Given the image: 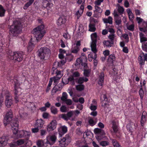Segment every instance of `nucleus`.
<instances>
[{
    "label": "nucleus",
    "instance_id": "f257e3e1",
    "mask_svg": "<svg viewBox=\"0 0 147 147\" xmlns=\"http://www.w3.org/2000/svg\"><path fill=\"white\" fill-rule=\"evenodd\" d=\"M12 113L10 110L7 113L6 116L4 117L3 120L4 124L6 125L10 123L13 134L15 135L17 134L18 137L22 138L25 137L26 136V134L27 132L23 130L18 131L19 122L18 119H16L14 120H12Z\"/></svg>",
    "mask_w": 147,
    "mask_h": 147
},
{
    "label": "nucleus",
    "instance_id": "f03ea898",
    "mask_svg": "<svg viewBox=\"0 0 147 147\" xmlns=\"http://www.w3.org/2000/svg\"><path fill=\"white\" fill-rule=\"evenodd\" d=\"M22 26L20 22L15 20L10 27L9 34L12 36H16L22 31Z\"/></svg>",
    "mask_w": 147,
    "mask_h": 147
},
{
    "label": "nucleus",
    "instance_id": "7ed1b4c3",
    "mask_svg": "<svg viewBox=\"0 0 147 147\" xmlns=\"http://www.w3.org/2000/svg\"><path fill=\"white\" fill-rule=\"evenodd\" d=\"M44 24L40 25L34 28L32 31V33L36 38L37 42L42 39L46 33L44 29Z\"/></svg>",
    "mask_w": 147,
    "mask_h": 147
},
{
    "label": "nucleus",
    "instance_id": "20e7f679",
    "mask_svg": "<svg viewBox=\"0 0 147 147\" xmlns=\"http://www.w3.org/2000/svg\"><path fill=\"white\" fill-rule=\"evenodd\" d=\"M50 52V49L46 47L40 48L37 51L38 56L42 62L48 58Z\"/></svg>",
    "mask_w": 147,
    "mask_h": 147
},
{
    "label": "nucleus",
    "instance_id": "39448f33",
    "mask_svg": "<svg viewBox=\"0 0 147 147\" xmlns=\"http://www.w3.org/2000/svg\"><path fill=\"white\" fill-rule=\"evenodd\" d=\"M12 55L8 56V58L11 60H13L15 62H20L22 61L24 58V53L22 52H14Z\"/></svg>",
    "mask_w": 147,
    "mask_h": 147
},
{
    "label": "nucleus",
    "instance_id": "423d86ee",
    "mask_svg": "<svg viewBox=\"0 0 147 147\" xmlns=\"http://www.w3.org/2000/svg\"><path fill=\"white\" fill-rule=\"evenodd\" d=\"M51 71H53L52 72V75L55 74L56 75V76L53 77V80L54 82L59 80L63 76V71L62 70H58L57 68H54L52 70V68Z\"/></svg>",
    "mask_w": 147,
    "mask_h": 147
},
{
    "label": "nucleus",
    "instance_id": "0eeeda50",
    "mask_svg": "<svg viewBox=\"0 0 147 147\" xmlns=\"http://www.w3.org/2000/svg\"><path fill=\"white\" fill-rule=\"evenodd\" d=\"M71 141V138L68 135H66L64 137L61 139L59 142V145L61 147H66L69 144Z\"/></svg>",
    "mask_w": 147,
    "mask_h": 147
},
{
    "label": "nucleus",
    "instance_id": "6e6552de",
    "mask_svg": "<svg viewBox=\"0 0 147 147\" xmlns=\"http://www.w3.org/2000/svg\"><path fill=\"white\" fill-rule=\"evenodd\" d=\"M65 59H61L59 61H56L54 63L52 70L54 68L63 69L65 67V64L66 63Z\"/></svg>",
    "mask_w": 147,
    "mask_h": 147
},
{
    "label": "nucleus",
    "instance_id": "1a4fd4ad",
    "mask_svg": "<svg viewBox=\"0 0 147 147\" xmlns=\"http://www.w3.org/2000/svg\"><path fill=\"white\" fill-rule=\"evenodd\" d=\"M53 5V4L51 3V0H45L42 2L43 7L46 8L48 11H51Z\"/></svg>",
    "mask_w": 147,
    "mask_h": 147
},
{
    "label": "nucleus",
    "instance_id": "9d476101",
    "mask_svg": "<svg viewBox=\"0 0 147 147\" xmlns=\"http://www.w3.org/2000/svg\"><path fill=\"white\" fill-rule=\"evenodd\" d=\"M6 94L5 101V105L8 108L12 104V98L10 96L9 92L6 90L5 92Z\"/></svg>",
    "mask_w": 147,
    "mask_h": 147
},
{
    "label": "nucleus",
    "instance_id": "9b49d317",
    "mask_svg": "<svg viewBox=\"0 0 147 147\" xmlns=\"http://www.w3.org/2000/svg\"><path fill=\"white\" fill-rule=\"evenodd\" d=\"M98 84L100 86H102L104 84L105 77V73L103 71H101L98 74Z\"/></svg>",
    "mask_w": 147,
    "mask_h": 147
},
{
    "label": "nucleus",
    "instance_id": "f8f14e48",
    "mask_svg": "<svg viewBox=\"0 0 147 147\" xmlns=\"http://www.w3.org/2000/svg\"><path fill=\"white\" fill-rule=\"evenodd\" d=\"M73 114L72 111H70L68 112L66 114H62L59 115V117L60 118H62L65 120L67 121L70 119V118L72 116Z\"/></svg>",
    "mask_w": 147,
    "mask_h": 147
},
{
    "label": "nucleus",
    "instance_id": "ddd939ff",
    "mask_svg": "<svg viewBox=\"0 0 147 147\" xmlns=\"http://www.w3.org/2000/svg\"><path fill=\"white\" fill-rule=\"evenodd\" d=\"M56 139L57 137L55 135H52L47 138L46 144L50 146L53 145L55 142Z\"/></svg>",
    "mask_w": 147,
    "mask_h": 147
},
{
    "label": "nucleus",
    "instance_id": "4468645a",
    "mask_svg": "<svg viewBox=\"0 0 147 147\" xmlns=\"http://www.w3.org/2000/svg\"><path fill=\"white\" fill-rule=\"evenodd\" d=\"M57 122L55 120L52 121L47 126V131L49 132L54 130L56 127Z\"/></svg>",
    "mask_w": 147,
    "mask_h": 147
},
{
    "label": "nucleus",
    "instance_id": "2eb2a0df",
    "mask_svg": "<svg viewBox=\"0 0 147 147\" xmlns=\"http://www.w3.org/2000/svg\"><path fill=\"white\" fill-rule=\"evenodd\" d=\"M91 37L92 40V42L91 45V47H93L95 49V47H96L97 34L95 32L92 33L91 35Z\"/></svg>",
    "mask_w": 147,
    "mask_h": 147
},
{
    "label": "nucleus",
    "instance_id": "dca6fc26",
    "mask_svg": "<svg viewBox=\"0 0 147 147\" xmlns=\"http://www.w3.org/2000/svg\"><path fill=\"white\" fill-rule=\"evenodd\" d=\"M144 59L141 55H140L138 57V60L139 65H145V61H147V53L144 54L143 53Z\"/></svg>",
    "mask_w": 147,
    "mask_h": 147
},
{
    "label": "nucleus",
    "instance_id": "f3484780",
    "mask_svg": "<svg viewBox=\"0 0 147 147\" xmlns=\"http://www.w3.org/2000/svg\"><path fill=\"white\" fill-rule=\"evenodd\" d=\"M66 21V19L65 16H61L59 17L58 19L57 23L58 26H60L64 24Z\"/></svg>",
    "mask_w": 147,
    "mask_h": 147
},
{
    "label": "nucleus",
    "instance_id": "a211bd4d",
    "mask_svg": "<svg viewBox=\"0 0 147 147\" xmlns=\"http://www.w3.org/2000/svg\"><path fill=\"white\" fill-rule=\"evenodd\" d=\"M58 131L59 136H61L67 132V127L65 126H63L61 127L58 129Z\"/></svg>",
    "mask_w": 147,
    "mask_h": 147
},
{
    "label": "nucleus",
    "instance_id": "6ab92c4d",
    "mask_svg": "<svg viewBox=\"0 0 147 147\" xmlns=\"http://www.w3.org/2000/svg\"><path fill=\"white\" fill-rule=\"evenodd\" d=\"M103 44L104 47L108 48H110L114 46V42L109 40H104L103 42Z\"/></svg>",
    "mask_w": 147,
    "mask_h": 147
},
{
    "label": "nucleus",
    "instance_id": "aec40b11",
    "mask_svg": "<svg viewBox=\"0 0 147 147\" xmlns=\"http://www.w3.org/2000/svg\"><path fill=\"white\" fill-rule=\"evenodd\" d=\"M115 60V57L114 54L110 55L108 59V62L111 65H113V63Z\"/></svg>",
    "mask_w": 147,
    "mask_h": 147
},
{
    "label": "nucleus",
    "instance_id": "412c9836",
    "mask_svg": "<svg viewBox=\"0 0 147 147\" xmlns=\"http://www.w3.org/2000/svg\"><path fill=\"white\" fill-rule=\"evenodd\" d=\"M126 127L127 128H129V131L131 133L136 130V125L132 122H130L128 125H127Z\"/></svg>",
    "mask_w": 147,
    "mask_h": 147
},
{
    "label": "nucleus",
    "instance_id": "4be33fe9",
    "mask_svg": "<svg viewBox=\"0 0 147 147\" xmlns=\"http://www.w3.org/2000/svg\"><path fill=\"white\" fill-rule=\"evenodd\" d=\"M36 43L32 41V39L31 38L30 40L28 47V52H31L34 48Z\"/></svg>",
    "mask_w": 147,
    "mask_h": 147
},
{
    "label": "nucleus",
    "instance_id": "5701e85b",
    "mask_svg": "<svg viewBox=\"0 0 147 147\" xmlns=\"http://www.w3.org/2000/svg\"><path fill=\"white\" fill-rule=\"evenodd\" d=\"M19 88H14V97L16 103H17L19 102V94L18 89Z\"/></svg>",
    "mask_w": 147,
    "mask_h": 147
},
{
    "label": "nucleus",
    "instance_id": "b1692460",
    "mask_svg": "<svg viewBox=\"0 0 147 147\" xmlns=\"http://www.w3.org/2000/svg\"><path fill=\"white\" fill-rule=\"evenodd\" d=\"M84 6L81 5L80 7V10H78L76 13V15L77 16V19H79V18L82 16L84 12Z\"/></svg>",
    "mask_w": 147,
    "mask_h": 147
},
{
    "label": "nucleus",
    "instance_id": "393cba45",
    "mask_svg": "<svg viewBox=\"0 0 147 147\" xmlns=\"http://www.w3.org/2000/svg\"><path fill=\"white\" fill-rule=\"evenodd\" d=\"M74 57V55H72L71 53L68 52L66 53L65 58L64 59L66 60V62L67 60L69 62L73 60Z\"/></svg>",
    "mask_w": 147,
    "mask_h": 147
},
{
    "label": "nucleus",
    "instance_id": "a878e982",
    "mask_svg": "<svg viewBox=\"0 0 147 147\" xmlns=\"http://www.w3.org/2000/svg\"><path fill=\"white\" fill-rule=\"evenodd\" d=\"M7 143V140L5 136L0 137V147L4 146Z\"/></svg>",
    "mask_w": 147,
    "mask_h": 147
},
{
    "label": "nucleus",
    "instance_id": "bb28decb",
    "mask_svg": "<svg viewBox=\"0 0 147 147\" xmlns=\"http://www.w3.org/2000/svg\"><path fill=\"white\" fill-rule=\"evenodd\" d=\"M44 123V121L42 119H38L36 121L35 125L36 127H38L40 129L43 127Z\"/></svg>",
    "mask_w": 147,
    "mask_h": 147
},
{
    "label": "nucleus",
    "instance_id": "cd10ccee",
    "mask_svg": "<svg viewBox=\"0 0 147 147\" xmlns=\"http://www.w3.org/2000/svg\"><path fill=\"white\" fill-rule=\"evenodd\" d=\"M88 79L87 78H84V77H80L76 81L77 83L79 84H82L84 82H86L88 81Z\"/></svg>",
    "mask_w": 147,
    "mask_h": 147
},
{
    "label": "nucleus",
    "instance_id": "c85d7f7f",
    "mask_svg": "<svg viewBox=\"0 0 147 147\" xmlns=\"http://www.w3.org/2000/svg\"><path fill=\"white\" fill-rule=\"evenodd\" d=\"M110 140L114 147H122L116 139L110 138Z\"/></svg>",
    "mask_w": 147,
    "mask_h": 147
},
{
    "label": "nucleus",
    "instance_id": "c756f323",
    "mask_svg": "<svg viewBox=\"0 0 147 147\" xmlns=\"http://www.w3.org/2000/svg\"><path fill=\"white\" fill-rule=\"evenodd\" d=\"M110 123L112 124V128L114 132H116L118 130V127L116 121L114 120L111 121Z\"/></svg>",
    "mask_w": 147,
    "mask_h": 147
},
{
    "label": "nucleus",
    "instance_id": "7c9ffc66",
    "mask_svg": "<svg viewBox=\"0 0 147 147\" xmlns=\"http://www.w3.org/2000/svg\"><path fill=\"white\" fill-rule=\"evenodd\" d=\"M146 112L144 111L142 113L140 121L141 124L142 126L144 125V123L146 121Z\"/></svg>",
    "mask_w": 147,
    "mask_h": 147
},
{
    "label": "nucleus",
    "instance_id": "2f4dec72",
    "mask_svg": "<svg viewBox=\"0 0 147 147\" xmlns=\"http://www.w3.org/2000/svg\"><path fill=\"white\" fill-rule=\"evenodd\" d=\"M91 47L92 51L94 53L93 56V55H91L92 58L94 60H96L97 58V54L96 53L97 51V50L96 49V47H95V49H94V48L93 47Z\"/></svg>",
    "mask_w": 147,
    "mask_h": 147
},
{
    "label": "nucleus",
    "instance_id": "473e14b6",
    "mask_svg": "<svg viewBox=\"0 0 147 147\" xmlns=\"http://www.w3.org/2000/svg\"><path fill=\"white\" fill-rule=\"evenodd\" d=\"M14 88L21 89L20 86V84L19 82V81L17 79H16L15 77H14Z\"/></svg>",
    "mask_w": 147,
    "mask_h": 147
},
{
    "label": "nucleus",
    "instance_id": "72a5a7b5",
    "mask_svg": "<svg viewBox=\"0 0 147 147\" xmlns=\"http://www.w3.org/2000/svg\"><path fill=\"white\" fill-rule=\"evenodd\" d=\"M102 97L103 98V99H102V102H104L105 101L106 102V103L108 102L109 103L110 101V99L109 97H107L106 94H103L102 95Z\"/></svg>",
    "mask_w": 147,
    "mask_h": 147
},
{
    "label": "nucleus",
    "instance_id": "f704fd0d",
    "mask_svg": "<svg viewBox=\"0 0 147 147\" xmlns=\"http://www.w3.org/2000/svg\"><path fill=\"white\" fill-rule=\"evenodd\" d=\"M6 10L1 5H0V17L5 16Z\"/></svg>",
    "mask_w": 147,
    "mask_h": 147
},
{
    "label": "nucleus",
    "instance_id": "c9c22d12",
    "mask_svg": "<svg viewBox=\"0 0 147 147\" xmlns=\"http://www.w3.org/2000/svg\"><path fill=\"white\" fill-rule=\"evenodd\" d=\"M34 1V0H29L24 5V9L25 10L27 9L32 4Z\"/></svg>",
    "mask_w": 147,
    "mask_h": 147
},
{
    "label": "nucleus",
    "instance_id": "e433bc0d",
    "mask_svg": "<svg viewBox=\"0 0 147 147\" xmlns=\"http://www.w3.org/2000/svg\"><path fill=\"white\" fill-rule=\"evenodd\" d=\"M80 50V47H75L73 49H72L71 50V53H73L75 54V56H76L78 54V51H79Z\"/></svg>",
    "mask_w": 147,
    "mask_h": 147
},
{
    "label": "nucleus",
    "instance_id": "4c0bfd02",
    "mask_svg": "<svg viewBox=\"0 0 147 147\" xmlns=\"http://www.w3.org/2000/svg\"><path fill=\"white\" fill-rule=\"evenodd\" d=\"M94 132L96 134H102V135H105L104 131L100 129L96 128L94 129Z\"/></svg>",
    "mask_w": 147,
    "mask_h": 147
},
{
    "label": "nucleus",
    "instance_id": "58836bf2",
    "mask_svg": "<svg viewBox=\"0 0 147 147\" xmlns=\"http://www.w3.org/2000/svg\"><path fill=\"white\" fill-rule=\"evenodd\" d=\"M59 85H60L59 84L57 86L58 87V88H57L56 86H55L54 87L51 91V95H54L59 90L58 88H62V87H61V88L59 87Z\"/></svg>",
    "mask_w": 147,
    "mask_h": 147
},
{
    "label": "nucleus",
    "instance_id": "ea45409f",
    "mask_svg": "<svg viewBox=\"0 0 147 147\" xmlns=\"http://www.w3.org/2000/svg\"><path fill=\"white\" fill-rule=\"evenodd\" d=\"M114 20L115 24L118 26L121 24L122 21L120 16L114 18Z\"/></svg>",
    "mask_w": 147,
    "mask_h": 147
},
{
    "label": "nucleus",
    "instance_id": "a19ab883",
    "mask_svg": "<svg viewBox=\"0 0 147 147\" xmlns=\"http://www.w3.org/2000/svg\"><path fill=\"white\" fill-rule=\"evenodd\" d=\"M112 18L111 16H109L108 18H104L103 20L104 23H109L110 24H112L113 23Z\"/></svg>",
    "mask_w": 147,
    "mask_h": 147
},
{
    "label": "nucleus",
    "instance_id": "79ce46f5",
    "mask_svg": "<svg viewBox=\"0 0 147 147\" xmlns=\"http://www.w3.org/2000/svg\"><path fill=\"white\" fill-rule=\"evenodd\" d=\"M85 88V86L84 84H78L76 86V89L79 91H81L83 90Z\"/></svg>",
    "mask_w": 147,
    "mask_h": 147
},
{
    "label": "nucleus",
    "instance_id": "37998d69",
    "mask_svg": "<svg viewBox=\"0 0 147 147\" xmlns=\"http://www.w3.org/2000/svg\"><path fill=\"white\" fill-rule=\"evenodd\" d=\"M95 26V25L94 24L90 23L89 25V31L92 32H94L96 30Z\"/></svg>",
    "mask_w": 147,
    "mask_h": 147
},
{
    "label": "nucleus",
    "instance_id": "c03bdc74",
    "mask_svg": "<svg viewBox=\"0 0 147 147\" xmlns=\"http://www.w3.org/2000/svg\"><path fill=\"white\" fill-rule=\"evenodd\" d=\"M91 70L90 69H85L84 70V75L85 77H88L90 76Z\"/></svg>",
    "mask_w": 147,
    "mask_h": 147
},
{
    "label": "nucleus",
    "instance_id": "a18cd8bd",
    "mask_svg": "<svg viewBox=\"0 0 147 147\" xmlns=\"http://www.w3.org/2000/svg\"><path fill=\"white\" fill-rule=\"evenodd\" d=\"M110 104H109V103L103 102V103H102L101 106L105 109H107L109 108H111L110 107Z\"/></svg>",
    "mask_w": 147,
    "mask_h": 147
},
{
    "label": "nucleus",
    "instance_id": "49530a36",
    "mask_svg": "<svg viewBox=\"0 0 147 147\" xmlns=\"http://www.w3.org/2000/svg\"><path fill=\"white\" fill-rule=\"evenodd\" d=\"M74 79L72 76H69L68 78V82H70V84L73 85L75 84Z\"/></svg>",
    "mask_w": 147,
    "mask_h": 147
},
{
    "label": "nucleus",
    "instance_id": "de8ad7c7",
    "mask_svg": "<svg viewBox=\"0 0 147 147\" xmlns=\"http://www.w3.org/2000/svg\"><path fill=\"white\" fill-rule=\"evenodd\" d=\"M50 110L51 113L54 114H56L57 113V109L54 106H52L51 107Z\"/></svg>",
    "mask_w": 147,
    "mask_h": 147
},
{
    "label": "nucleus",
    "instance_id": "09e8293b",
    "mask_svg": "<svg viewBox=\"0 0 147 147\" xmlns=\"http://www.w3.org/2000/svg\"><path fill=\"white\" fill-rule=\"evenodd\" d=\"M67 94L66 92H63L62 93V96L61 98V100L63 102H65L66 100L67 99Z\"/></svg>",
    "mask_w": 147,
    "mask_h": 147
},
{
    "label": "nucleus",
    "instance_id": "8fccbe9b",
    "mask_svg": "<svg viewBox=\"0 0 147 147\" xmlns=\"http://www.w3.org/2000/svg\"><path fill=\"white\" fill-rule=\"evenodd\" d=\"M142 87H140L139 92V94L141 99H142L144 94V91Z\"/></svg>",
    "mask_w": 147,
    "mask_h": 147
},
{
    "label": "nucleus",
    "instance_id": "3c124183",
    "mask_svg": "<svg viewBox=\"0 0 147 147\" xmlns=\"http://www.w3.org/2000/svg\"><path fill=\"white\" fill-rule=\"evenodd\" d=\"M142 49L144 51L147 52V42H144L142 44Z\"/></svg>",
    "mask_w": 147,
    "mask_h": 147
},
{
    "label": "nucleus",
    "instance_id": "603ef678",
    "mask_svg": "<svg viewBox=\"0 0 147 147\" xmlns=\"http://www.w3.org/2000/svg\"><path fill=\"white\" fill-rule=\"evenodd\" d=\"M116 36L115 34H110L108 36V38L110 40V41L114 42V40Z\"/></svg>",
    "mask_w": 147,
    "mask_h": 147
},
{
    "label": "nucleus",
    "instance_id": "864d4df0",
    "mask_svg": "<svg viewBox=\"0 0 147 147\" xmlns=\"http://www.w3.org/2000/svg\"><path fill=\"white\" fill-rule=\"evenodd\" d=\"M88 123L89 125L91 126H94L96 123V122L92 118H90L89 120Z\"/></svg>",
    "mask_w": 147,
    "mask_h": 147
},
{
    "label": "nucleus",
    "instance_id": "5fc2aeb1",
    "mask_svg": "<svg viewBox=\"0 0 147 147\" xmlns=\"http://www.w3.org/2000/svg\"><path fill=\"white\" fill-rule=\"evenodd\" d=\"M143 84H142V81L140 80V87H142L144 89H146V81L145 80H144L142 82Z\"/></svg>",
    "mask_w": 147,
    "mask_h": 147
},
{
    "label": "nucleus",
    "instance_id": "6e6d98bb",
    "mask_svg": "<svg viewBox=\"0 0 147 147\" xmlns=\"http://www.w3.org/2000/svg\"><path fill=\"white\" fill-rule=\"evenodd\" d=\"M118 11L121 15L123 13L124 11V9L121 6H119L118 7Z\"/></svg>",
    "mask_w": 147,
    "mask_h": 147
},
{
    "label": "nucleus",
    "instance_id": "4d7b16f0",
    "mask_svg": "<svg viewBox=\"0 0 147 147\" xmlns=\"http://www.w3.org/2000/svg\"><path fill=\"white\" fill-rule=\"evenodd\" d=\"M94 7L95 9V10L96 12L100 13H102V10L100 7L97 5H95L94 6Z\"/></svg>",
    "mask_w": 147,
    "mask_h": 147
},
{
    "label": "nucleus",
    "instance_id": "13d9d810",
    "mask_svg": "<svg viewBox=\"0 0 147 147\" xmlns=\"http://www.w3.org/2000/svg\"><path fill=\"white\" fill-rule=\"evenodd\" d=\"M128 30L133 31L134 30V24H131L127 27Z\"/></svg>",
    "mask_w": 147,
    "mask_h": 147
},
{
    "label": "nucleus",
    "instance_id": "bf43d9fd",
    "mask_svg": "<svg viewBox=\"0 0 147 147\" xmlns=\"http://www.w3.org/2000/svg\"><path fill=\"white\" fill-rule=\"evenodd\" d=\"M63 36L66 39H67L70 38V35L67 32L63 34Z\"/></svg>",
    "mask_w": 147,
    "mask_h": 147
},
{
    "label": "nucleus",
    "instance_id": "052dcab7",
    "mask_svg": "<svg viewBox=\"0 0 147 147\" xmlns=\"http://www.w3.org/2000/svg\"><path fill=\"white\" fill-rule=\"evenodd\" d=\"M74 101L76 102H78L79 101L80 103L81 104L83 103L84 102V99L83 97H80L79 98V100H75Z\"/></svg>",
    "mask_w": 147,
    "mask_h": 147
},
{
    "label": "nucleus",
    "instance_id": "680f3d73",
    "mask_svg": "<svg viewBox=\"0 0 147 147\" xmlns=\"http://www.w3.org/2000/svg\"><path fill=\"white\" fill-rule=\"evenodd\" d=\"M100 144L101 145L103 146H108L109 145V142L107 141H103L101 142L100 143Z\"/></svg>",
    "mask_w": 147,
    "mask_h": 147
},
{
    "label": "nucleus",
    "instance_id": "e2e57ef3",
    "mask_svg": "<svg viewBox=\"0 0 147 147\" xmlns=\"http://www.w3.org/2000/svg\"><path fill=\"white\" fill-rule=\"evenodd\" d=\"M24 141L22 140H19L16 142V144L18 145H21L24 143Z\"/></svg>",
    "mask_w": 147,
    "mask_h": 147
},
{
    "label": "nucleus",
    "instance_id": "0e129e2a",
    "mask_svg": "<svg viewBox=\"0 0 147 147\" xmlns=\"http://www.w3.org/2000/svg\"><path fill=\"white\" fill-rule=\"evenodd\" d=\"M103 54L105 57H107L109 55L110 51L108 50H106L103 52Z\"/></svg>",
    "mask_w": 147,
    "mask_h": 147
},
{
    "label": "nucleus",
    "instance_id": "69168bd1",
    "mask_svg": "<svg viewBox=\"0 0 147 147\" xmlns=\"http://www.w3.org/2000/svg\"><path fill=\"white\" fill-rule=\"evenodd\" d=\"M98 22V21L97 19L93 18L91 19V23H90L94 24L95 25V24L97 23Z\"/></svg>",
    "mask_w": 147,
    "mask_h": 147
},
{
    "label": "nucleus",
    "instance_id": "338daca9",
    "mask_svg": "<svg viewBox=\"0 0 147 147\" xmlns=\"http://www.w3.org/2000/svg\"><path fill=\"white\" fill-rule=\"evenodd\" d=\"M60 111L62 112H66V107L65 106H62L60 108Z\"/></svg>",
    "mask_w": 147,
    "mask_h": 147
},
{
    "label": "nucleus",
    "instance_id": "774afa93",
    "mask_svg": "<svg viewBox=\"0 0 147 147\" xmlns=\"http://www.w3.org/2000/svg\"><path fill=\"white\" fill-rule=\"evenodd\" d=\"M39 129L40 128L38 127H36L32 129V131L34 133H37L38 132Z\"/></svg>",
    "mask_w": 147,
    "mask_h": 147
}]
</instances>
